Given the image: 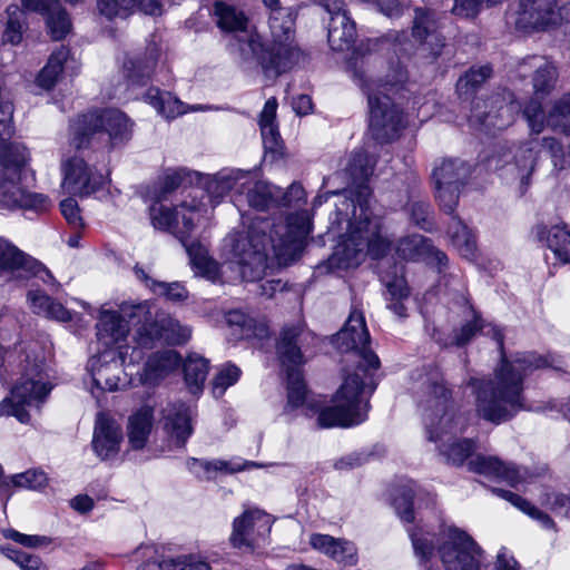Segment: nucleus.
<instances>
[{
    "mask_svg": "<svg viewBox=\"0 0 570 570\" xmlns=\"http://www.w3.org/2000/svg\"><path fill=\"white\" fill-rule=\"evenodd\" d=\"M191 419L190 406L181 402L169 403L163 410L164 429L179 446H183L193 433Z\"/></svg>",
    "mask_w": 570,
    "mask_h": 570,
    "instance_id": "nucleus-30",
    "label": "nucleus"
},
{
    "mask_svg": "<svg viewBox=\"0 0 570 570\" xmlns=\"http://www.w3.org/2000/svg\"><path fill=\"white\" fill-rule=\"evenodd\" d=\"M47 483V474L37 469L28 470L23 473H18L9 478H3L2 473L0 476V493L9 497L11 487L39 490L46 487Z\"/></svg>",
    "mask_w": 570,
    "mask_h": 570,
    "instance_id": "nucleus-43",
    "label": "nucleus"
},
{
    "mask_svg": "<svg viewBox=\"0 0 570 570\" xmlns=\"http://www.w3.org/2000/svg\"><path fill=\"white\" fill-rule=\"evenodd\" d=\"M356 37L355 22L347 12H336L328 23L327 39L331 48L336 51L350 49Z\"/></svg>",
    "mask_w": 570,
    "mask_h": 570,
    "instance_id": "nucleus-36",
    "label": "nucleus"
},
{
    "mask_svg": "<svg viewBox=\"0 0 570 570\" xmlns=\"http://www.w3.org/2000/svg\"><path fill=\"white\" fill-rule=\"evenodd\" d=\"M547 121L556 129L570 132V94L564 95L554 104Z\"/></svg>",
    "mask_w": 570,
    "mask_h": 570,
    "instance_id": "nucleus-54",
    "label": "nucleus"
},
{
    "mask_svg": "<svg viewBox=\"0 0 570 570\" xmlns=\"http://www.w3.org/2000/svg\"><path fill=\"white\" fill-rule=\"evenodd\" d=\"M335 347L348 355L343 382L333 396V404L322 409L317 416L320 428H350L367 417L368 396L375 389L373 371L380 367L377 355L370 348V334L360 311H352L344 327L334 336Z\"/></svg>",
    "mask_w": 570,
    "mask_h": 570,
    "instance_id": "nucleus-1",
    "label": "nucleus"
},
{
    "mask_svg": "<svg viewBox=\"0 0 570 570\" xmlns=\"http://www.w3.org/2000/svg\"><path fill=\"white\" fill-rule=\"evenodd\" d=\"M22 366L21 377L11 389L10 396L0 402V416H14L19 422L27 424L31 421V412L39 411L45 403L52 385L47 382L42 372V364L27 358Z\"/></svg>",
    "mask_w": 570,
    "mask_h": 570,
    "instance_id": "nucleus-7",
    "label": "nucleus"
},
{
    "mask_svg": "<svg viewBox=\"0 0 570 570\" xmlns=\"http://www.w3.org/2000/svg\"><path fill=\"white\" fill-rule=\"evenodd\" d=\"M45 16H47V27L52 39H63L70 32L71 21L58 0Z\"/></svg>",
    "mask_w": 570,
    "mask_h": 570,
    "instance_id": "nucleus-52",
    "label": "nucleus"
},
{
    "mask_svg": "<svg viewBox=\"0 0 570 570\" xmlns=\"http://www.w3.org/2000/svg\"><path fill=\"white\" fill-rule=\"evenodd\" d=\"M470 175V165L459 158H444L434 166L432 179L435 198L442 210L453 214Z\"/></svg>",
    "mask_w": 570,
    "mask_h": 570,
    "instance_id": "nucleus-16",
    "label": "nucleus"
},
{
    "mask_svg": "<svg viewBox=\"0 0 570 570\" xmlns=\"http://www.w3.org/2000/svg\"><path fill=\"white\" fill-rule=\"evenodd\" d=\"M4 535L6 538L28 548L47 547L51 543V539L49 537L23 534L16 530L6 531Z\"/></svg>",
    "mask_w": 570,
    "mask_h": 570,
    "instance_id": "nucleus-62",
    "label": "nucleus"
},
{
    "mask_svg": "<svg viewBox=\"0 0 570 570\" xmlns=\"http://www.w3.org/2000/svg\"><path fill=\"white\" fill-rule=\"evenodd\" d=\"M122 360L112 351H106L89 361L95 385L101 390L116 391L120 386Z\"/></svg>",
    "mask_w": 570,
    "mask_h": 570,
    "instance_id": "nucleus-28",
    "label": "nucleus"
},
{
    "mask_svg": "<svg viewBox=\"0 0 570 570\" xmlns=\"http://www.w3.org/2000/svg\"><path fill=\"white\" fill-rule=\"evenodd\" d=\"M413 490L411 488L404 489L400 494L394 498V507L402 520L412 522L414 519L412 510Z\"/></svg>",
    "mask_w": 570,
    "mask_h": 570,
    "instance_id": "nucleus-61",
    "label": "nucleus"
},
{
    "mask_svg": "<svg viewBox=\"0 0 570 570\" xmlns=\"http://www.w3.org/2000/svg\"><path fill=\"white\" fill-rule=\"evenodd\" d=\"M528 63L535 69L532 82L535 98L523 109V116L532 134H540L544 128V115L539 99L549 95L557 81V68L541 57H532Z\"/></svg>",
    "mask_w": 570,
    "mask_h": 570,
    "instance_id": "nucleus-19",
    "label": "nucleus"
},
{
    "mask_svg": "<svg viewBox=\"0 0 570 570\" xmlns=\"http://www.w3.org/2000/svg\"><path fill=\"white\" fill-rule=\"evenodd\" d=\"M97 10L108 20H124L136 11L149 16H160L164 11V3L163 0H97Z\"/></svg>",
    "mask_w": 570,
    "mask_h": 570,
    "instance_id": "nucleus-27",
    "label": "nucleus"
},
{
    "mask_svg": "<svg viewBox=\"0 0 570 570\" xmlns=\"http://www.w3.org/2000/svg\"><path fill=\"white\" fill-rule=\"evenodd\" d=\"M193 464L202 468L207 473L208 479L215 476L217 473L233 474L244 470L264 466L263 464L254 461H245L242 459H233L228 461L219 459L212 461L194 460Z\"/></svg>",
    "mask_w": 570,
    "mask_h": 570,
    "instance_id": "nucleus-45",
    "label": "nucleus"
},
{
    "mask_svg": "<svg viewBox=\"0 0 570 570\" xmlns=\"http://www.w3.org/2000/svg\"><path fill=\"white\" fill-rule=\"evenodd\" d=\"M157 53L156 49H153L151 53L145 61L129 60L125 63L127 70V77L132 83H144L145 79H148L156 66Z\"/></svg>",
    "mask_w": 570,
    "mask_h": 570,
    "instance_id": "nucleus-53",
    "label": "nucleus"
},
{
    "mask_svg": "<svg viewBox=\"0 0 570 570\" xmlns=\"http://www.w3.org/2000/svg\"><path fill=\"white\" fill-rule=\"evenodd\" d=\"M306 202V193L302 185L292 184L288 189L284 193L281 190L278 198V207H299Z\"/></svg>",
    "mask_w": 570,
    "mask_h": 570,
    "instance_id": "nucleus-60",
    "label": "nucleus"
},
{
    "mask_svg": "<svg viewBox=\"0 0 570 570\" xmlns=\"http://www.w3.org/2000/svg\"><path fill=\"white\" fill-rule=\"evenodd\" d=\"M438 543L445 570H480L483 551L465 531L445 527L438 534Z\"/></svg>",
    "mask_w": 570,
    "mask_h": 570,
    "instance_id": "nucleus-13",
    "label": "nucleus"
},
{
    "mask_svg": "<svg viewBox=\"0 0 570 570\" xmlns=\"http://www.w3.org/2000/svg\"><path fill=\"white\" fill-rule=\"evenodd\" d=\"M514 16L519 30H544L570 22V2L561 6L559 0H520Z\"/></svg>",
    "mask_w": 570,
    "mask_h": 570,
    "instance_id": "nucleus-18",
    "label": "nucleus"
},
{
    "mask_svg": "<svg viewBox=\"0 0 570 570\" xmlns=\"http://www.w3.org/2000/svg\"><path fill=\"white\" fill-rule=\"evenodd\" d=\"M240 376V370L234 364H225L220 367L213 382L212 392L215 397H220L225 391L234 385Z\"/></svg>",
    "mask_w": 570,
    "mask_h": 570,
    "instance_id": "nucleus-56",
    "label": "nucleus"
},
{
    "mask_svg": "<svg viewBox=\"0 0 570 570\" xmlns=\"http://www.w3.org/2000/svg\"><path fill=\"white\" fill-rule=\"evenodd\" d=\"M491 109L481 111V102L476 101L470 117L472 126L478 127L485 132L502 130L509 127L520 111V104L512 99V95L508 97L497 96L490 101Z\"/></svg>",
    "mask_w": 570,
    "mask_h": 570,
    "instance_id": "nucleus-21",
    "label": "nucleus"
},
{
    "mask_svg": "<svg viewBox=\"0 0 570 570\" xmlns=\"http://www.w3.org/2000/svg\"><path fill=\"white\" fill-rule=\"evenodd\" d=\"M411 539L415 554L421 558V560L428 561L435 549V534L420 530L412 532Z\"/></svg>",
    "mask_w": 570,
    "mask_h": 570,
    "instance_id": "nucleus-57",
    "label": "nucleus"
},
{
    "mask_svg": "<svg viewBox=\"0 0 570 570\" xmlns=\"http://www.w3.org/2000/svg\"><path fill=\"white\" fill-rule=\"evenodd\" d=\"M543 367L560 368L554 358L548 360L533 352H524L515 354L511 361L502 356L493 380L470 379L468 384L475 394L478 415L494 424L513 417L524 409V376Z\"/></svg>",
    "mask_w": 570,
    "mask_h": 570,
    "instance_id": "nucleus-4",
    "label": "nucleus"
},
{
    "mask_svg": "<svg viewBox=\"0 0 570 570\" xmlns=\"http://www.w3.org/2000/svg\"><path fill=\"white\" fill-rule=\"evenodd\" d=\"M347 232L330 258V265L340 269L358 266L364 257L365 249L373 258L383 256L390 247V240L382 235V217L375 213L361 215L356 207L352 216L345 213Z\"/></svg>",
    "mask_w": 570,
    "mask_h": 570,
    "instance_id": "nucleus-6",
    "label": "nucleus"
},
{
    "mask_svg": "<svg viewBox=\"0 0 570 570\" xmlns=\"http://www.w3.org/2000/svg\"><path fill=\"white\" fill-rule=\"evenodd\" d=\"M27 303L32 313L58 322L71 320V313L55 298L40 289H30L27 293Z\"/></svg>",
    "mask_w": 570,
    "mask_h": 570,
    "instance_id": "nucleus-37",
    "label": "nucleus"
},
{
    "mask_svg": "<svg viewBox=\"0 0 570 570\" xmlns=\"http://www.w3.org/2000/svg\"><path fill=\"white\" fill-rule=\"evenodd\" d=\"M542 155L551 157L556 169H563L566 165V154L561 145L553 138H530L522 142L515 154L514 161L510 165L509 170L515 174L522 186L529 185V179L535 169Z\"/></svg>",
    "mask_w": 570,
    "mask_h": 570,
    "instance_id": "nucleus-17",
    "label": "nucleus"
},
{
    "mask_svg": "<svg viewBox=\"0 0 570 570\" xmlns=\"http://www.w3.org/2000/svg\"><path fill=\"white\" fill-rule=\"evenodd\" d=\"M396 253L406 261L424 259L429 264H435L440 269L448 264V256L435 248L432 243L422 235H412L400 240Z\"/></svg>",
    "mask_w": 570,
    "mask_h": 570,
    "instance_id": "nucleus-29",
    "label": "nucleus"
},
{
    "mask_svg": "<svg viewBox=\"0 0 570 570\" xmlns=\"http://www.w3.org/2000/svg\"><path fill=\"white\" fill-rule=\"evenodd\" d=\"M186 176L185 169L167 171L160 183L159 188L155 191L154 198L157 200L165 199L171 191L180 186Z\"/></svg>",
    "mask_w": 570,
    "mask_h": 570,
    "instance_id": "nucleus-58",
    "label": "nucleus"
},
{
    "mask_svg": "<svg viewBox=\"0 0 570 570\" xmlns=\"http://www.w3.org/2000/svg\"><path fill=\"white\" fill-rule=\"evenodd\" d=\"M122 312L131 320L142 322L136 336L138 345L142 347L151 348L157 342L181 345L191 336V330L169 314L157 313L153 320L151 305L147 301L137 305H125Z\"/></svg>",
    "mask_w": 570,
    "mask_h": 570,
    "instance_id": "nucleus-10",
    "label": "nucleus"
},
{
    "mask_svg": "<svg viewBox=\"0 0 570 570\" xmlns=\"http://www.w3.org/2000/svg\"><path fill=\"white\" fill-rule=\"evenodd\" d=\"M122 441V431L120 425L110 416L99 413L96 419L92 449L101 460L114 459Z\"/></svg>",
    "mask_w": 570,
    "mask_h": 570,
    "instance_id": "nucleus-26",
    "label": "nucleus"
},
{
    "mask_svg": "<svg viewBox=\"0 0 570 570\" xmlns=\"http://www.w3.org/2000/svg\"><path fill=\"white\" fill-rule=\"evenodd\" d=\"M492 75L489 65L471 67L456 82L460 96L470 97Z\"/></svg>",
    "mask_w": 570,
    "mask_h": 570,
    "instance_id": "nucleus-51",
    "label": "nucleus"
},
{
    "mask_svg": "<svg viewBox=\"0 0 570 570\" xmlns=\"http://www.w3.org/2000/svg\"><path fill=\"white\" fill-rule=\"evenodd\" d=\"M160 202L155 199V203L149 208L151 224L156 229L170 232L174 235L176 223L175 208H167Z\"/></svg>",
    "mask_w": 570,
    "mask_h": 570,
    "instance_id": "nucleus-55",
    "label": "nucleus"
},
{
    "mask_svg": "<svg viewBox=\"0 0 570 570\" xmlns=\"http://www.w3.org/2000/svg\"><path fill=\"white\" fill-rule=\"evenodd\" d=\"M502 0H454L453 14L462 18L475 17L484 6H492Z\"/></svg>",
    "mask_w": 570,
    "mask_h": 570,
    "instance_id": "nucleus-59",
    "label": "nucleus"
},
{
    "mask_svg": "<svg viewBox=\"0 0 570 570\" xmlns=\"http://www.w3.org/2000/svg\"><path fill=\"white\" fill-rule=\"evenodd\" d=\"M35 266L33 257L19 249L14 244L0 237V273L23 278L26 269Z\"/></svg>",
    "mask_w": 570,
    "mask_h": 570,
    "instance_id": "nucleus-33",
    "label": "nucleus"
},
{
    "mask_svg": "<svg viewBox=\"0 0 570 570\" xmlns=\"http://www.w3.org/2000/svg\"><path fill=\"white\" fill-rule=\"evenodd\" d=\"M146 102L151 105L159 115L167 119H173L187 112L183 101L174 97L168 91H161L158 88H149L144 95Z\"/></svg>",
    "mask_w": 570,
    "mask_h": 570,
    "instance_id": "nucleus-41",
    "label": "nucleus"
},
{
    "mask_svg": "<svg viewBox=\"0 0 570 570\" xmlns=\"http://www.w3.org/2000/svg\"><path fill=\"white\" fill-rule=\"evenodd\" d=\"M311 546L345 567L357 563V549L355 544L345 539H336L328 534H313Z\"/></svg>",
    "mask_w": 570,
    "mask_h": 570,
    "instance_id": "nucleus-32",
    "label": "nucleus"
},
{
    "mask_svg": "<svg viewBox=\"0 0 570 570\" xmlns=\"http://www.w3.org/2000/svg\"><path fill=\"white\" fill-rule=\"evenodd\" d=\"M247 203L256 210H267L278 208V198L281 188L272 186L265 181L256 180L253 173H250V184L245 187Z\"/></svg>",
    "mask_w": 570,
    "mask_h": 570,
    "instance_id": "nucleus-38",
    "label": "nucleus"
},
{
    "mask_svg": "<svg viewBox=\"0 0 570 570\" xmlns=\"http://www.w3.org/2000/svg\"><path fill=\"white\" fill-rule=\"evenodd\" d=\"M546 238L547 246L560 263H570V229L564 225H556L546 230L539 228L540 238Z\"/></svg>",
    "mask_w": 570,
    "mask_h": 570,
    "instance_id": "nucleus-42",
    "label": "nucleus"
},
{
    "mask_svg": "<svg viewBox=\"0 0 570 570\" xmlns=\"http://www.w3.org/2000/svg\"><path fill=\"white\" fill-rule=\"evenodd\" d=\"M448 235L455 250L468 261L476 256V237L474 232L458 216H452L448 227Z\"/></svg>",
    "mask_w": 570,
    "mask_h": 570,
    "instance_id": "nucleus-39",
    "label": "nucleus"
},
{
    "mask_svg": "<svg viewBox=\"0 0 570 570\" xmlns=\"http://www.w3.org/2000/svg\"><path fill=\"white\" fill-rule=\"evenodd\" d=\"M375 160L363 150L353 153L348 159L345 168V174L348 177V188L346 193L350 194V198H345L340 206L337 212L340 215L343 214V209H348L351 206L354 209L356 207L361 215L367 213H374L371 207L372 191L368 187L370 177L373 174Z\"/></svg>",
    "mask_w": 570,
    "mask_h": 570,
    "instance_id": "nucleus-15",
    "label": "nucleus"
},
{
    "mask_svg": "<svg viewBox=\"0 0 570 570\" xmlns=\"http://www.w3.org/2000/svg\"><path fill=\"white\" fill-rule=\"evenodd\" d=\"M154 424V410L144 405L128 417L127 438L134 450H141L146 446Z\"/></svg>",
    "mask_w": 570,
    "mask_h": 570,
    "instance_id": "nucleus-34",
    "label": "nucleus"
},
{
    "mask_svg": "<svg viewBox=\"0 0 570 570\" xmlns=\"http://www.w3.org/2000/svg\"><path fill=\"white\" fill-rule=\"evenodd\" d=\"M482 328L481 318L473 312V318L464 323L460 328L454 330L452 335L443 336L439 331L434 330L432 337L443 347L463 346Z\"/></svg>",
    "mask_w": 570,
    "mask_h": 570,
    "instance_id": "nucleus-47",
    "label": "nucleus"
},
{
    "mask_svg": "<svg viewBox=\"0 0 570 570\" xmlns=\"http://www.w3.org/2000/svg\"><path fill=\"white\" fill-rule=\"evenodd\" d=\"M7 22L2 35V41L10 45H19L22 41L26 19L23 11L17 4H10L7 10Z\"/></svg>",
    "mask_w": 570,
    "mask_h": 570,
    "instance_id": "nucleus-50",
    "label": "nucleus"
},
{
    "mask_svg": "<svg viewBox=\"0 0 570 570\" xmlns=\"http://www.w3.org/2000/svg\"><path fill=\"white\" fill-rule=\"evenodd\" d=\"M140 570H210V566L198 557L184 556L149 560L142 564Z\"/></svg>",
    "mask_w": 570,
    "mask_h": 570,
    "instance_id": "nucleus-44",
    "label": "nucleus"
},
{
    "mask_svg": "<svg viewBox=\"0 0 570 570\" xmlns=\"http://www.w3.org/2000/svg\"><path fill=\"white\" fill-rule=\"evenodd\" d=\"M62 168L65 175L62 186L71 194L90 195L105 184V177L88 167L85 160L77 156L68 159Z\"/></svg>",
    "mask_w": 570,
    "mask_h": 570,
    "instance_id": "nucleus-23",
    "label": "nucleus"
},
{
    "mask_svg": "<svg viewBox=\"0 0 570 570\" xmlns=\"http://www.w3.org/2000/svg\"><path fill=\"white\" fill-rule=\"evenodd\" d=\"M423 421L430 441L446 463L462 465L473 458L476 445L472 439L460 438L469 425L468 416L458 411L452 402V392L438 366L431 367L422 380Z\"/></svg>",
    "mask_w": 570,
    "mask_h": 570,
    "instance_id": "nucleus-3",
    "label": "nucleus"
},
{
    "mask_svg": "<svg viewBox=\"0 0 570 570\" xmlns=\"http://www.w3.org/2000/svg\"><path fill=\"white\" fill-rule=\"evenodd\" d=\"M493 493L498 497L511 502L515 508L528 514L530 518L540 522L543 528L551 529L554 527L553 520L542 511H540L537 507H534L531 502L527 501L522 497L503 489H493Z\"/></svg>",
    "mask_w": 570,
    "mask_h": 570,
    "instance_id": "nucleus-49",
    "label": "nucleus"
},
{
    "mask_svg": "<svg viewBox=\"0 0 570 570\" xmlns=\"http://www.w3.org/2000/svg\"><path fill=\"white\" fill-rule=\"evenodd\" d=\"M272 518L269 514L255 509L246 510L233 522V532L230 542L234 548L254 549L259 541L265 540L272 529Z\"/></svg>",
    "mask_w": 570,
    "mask_h": 570,
    "instance_id": "nucleus-20",
    "label": "nucleus"
},
{
    "mask_svg": "<svg viewBox=\"0 0 570 570\" xmlns=\"http://www.w3.org/2000/svg\"><path fill=\"white\" fill-rule=\"evenodd\" d=\"M542 503L554 512L563 511L570 518V495L559 492L546 493Z\"/></svg>",
    "mask_w": 570,
    "mask_h": 570,
    "instance_id": "nucleus-64",
    "label": "nucleus"
},
{
    "mask_svg": "<svg viewBox=\"0 0 570 570\" xmlns=\"http://www.w3.org/2000/svg\"><path fill=\"white\" fill-rule=\"evenodd\" d=\"M183 370L189 392L199 393L208 374V361L200 355L190 354L186 358Z\"/></svg>",
    "mask_w": 570,
    "mask_h": 570,
    "instance_id": "nucleus-46",
    "label": "nucleus"
},
{
    "mask_svg": "<svg viewBox=\"0 0 570 570\" xmlns=\"http://www.w3.org/2000/svg\"><path fill=\"white\" fill-rule=\"evenodd\" d=\"M153 291L171 301H183L187 297L186 288L179 283L153 282Z\"/></svg>",
    "mask_w": 570,
    "mask_h": 570,
    "instance_id": "nucleus-63",
    "label": "nucleus"
},
{
    "mask_svg": "<svg viewBox=\"0 0 570 570\" xmlns=\"http://www.w3.org/2000/svg\"><path fill=\"white\" fill-rule=\"evenodd\" d=\"M413 37L420 43L422 55L436 58L444 46L439 32L438 13L430 9L416 8L413 21Z\"/></svg>",
    "mask_w": 570,
    "mask_h": 570,
    "instance_id": "nucleus-24",
    "label": "nucleus"
},
{
    "mask_svg": "<svg viewBox=\"0 0 570 570\" xmlns=\"http://www.w3.org/2000/svg\"><path fill=\"white\" fill-rule=\"evenodd\" d=\"M214 16L218 28L225 32L237 33L230 47L240 63L253 65L257 50L262 49V41L257 35L247 30L248 21L244 13L233 6L217 1L214 4Z\"/></svg>",
    "mask_w": 570,
    "mask_h": 570,
    "instance_id": "nucleus-14",
    "label": "nucleus"
},
{
    "mask_svg": "<svg viewBox=\"0 0 570 570\" xmlns=\"http://www.w3.org/2000/svg\"><path fill=\"white\" fill-rule=\"evenodd\" d=\"M207 214L206 205L191 200H184L175 207L174 235L183 243L189 256L191 268L195 274L208 281L216 282L220 277V266L208 255L207 248L198 242L187 244V239L194 233L196 226Z\"/></svg>",
    "mask_w": 570,
    "mask_h": 570,
    "instance_id": "nucleus-9",
    "label": "nucleus"
},
{
    "mask_svg": "<svg viewBox=\"0 0 570 570\" xmlns=\"http://www.w3.org/2000/svg\"><path fill=\"white\" fill-rule=\"evenodd\" d=\"M180 364V355L174 350L154 353L146 362L142 380L147 384H157Z\"/></svg>",
    "mask_w": 570,
    "mask_h": 570,
    "instance_id": "nucleus-35",
    "label": "nucleus"
},
{
    "mask_svg": "<svg viewBox=\"0 0 570 570\" xmlns=\"http://www.w3.org/2000/svg\"><path fill=\"white\" fill-rule=\"evenodd\" d=\"M69 58V50L61 46L53 51L48 59L47 65L38 75V85L43 89L52 88L63 70V65Z\"/></svg>",
    "mask_w": 570,
    "mask_h": 570,
    "instance_id": "nucleus-48",
    "label": "nucleus"
},
{
    "mask_svg": "<svg viewBox=\"0 0 570 570\" xmlns=\"http://www.w3.org/2000/svg\"><path fill=\"white\" fill-rule=\"evenodd\" d=\"M471 472L483 474L489 478L502 480L511 487L528 481L530 473L525 468H517L513 464H505L495 456L476 454L468 461Z\"/></svg>",
    "mask_w": 570,
    "mask_h": 570,
    "instance_id": "nucleus-25",
    "label": "nucleus"
},
{
    "mask_svg": "<svg viewBox=\"0 0 570 570\" xmlns=\"http://www.w3.org/2000/svg\"><path fill=\"white\" fill-rule=\"evenodd\" d=\"M125 305L132 304L124 303L120 306V314L114 311H101L99 314V320L97 323V337L107 347L118 345L127 337L129 327L124 320V317H127V315H125L122 312V307ZM128 318L132 324H142V322H138L137 318L131 320L129 316Z\"/></svg>",
    "mask_w": 570,
    "mask_h": 570,
    "instance_id": "nucleus-31",
    "label": "nucleus"
},
{
    "mask_svg": "<svg viewBox=\"0 0 570 570\" xmlns=\"http://www.w3.org/2000/svg\"><path fill=\"white\" fill-rule=\"evenodd\" d=\"M307 335L299 323L285 326L277 343V354L287 375L286 411L302 406L306 399V386L301 372L304 363L301 346Z\"/></svg>",
    "mask_w": 570,
    "mask_h": 570,
    "instance_id": "nucleus-12",
    "label": "nucleus"
},
{
    "mask_svg": "<svg viewBox=\"0 0 570 570\" xmlns=\"http://www.w3.org/2000/svg\"><path fill=\"white\" fill-rule=\"evenodd\" d=\"M134 122L118 109H105L80 115L71 124V142L76 148L86 146L99 132L108 135L111 146L124 145L132 137Z\"/></svg>",
    "mask_w": 570,
    "mask_h": 570,
    "instance_id": "nucleus-11",
    "label": "nucleus"
},
{
    "mask_svg": "<svg viewBox=\"0 0 570 570\" xmlns=\"http://www.w3.org/2000/svg\"><path fill=\"white\" fill-rule=\"evenodd\" d=\"M351 65L354 79L367 96L371 135L380 142L394 140L399 137L405 122L403 111L393 102L387 92L394 91L399 85L406 81V70L403 66L397 65L392 73L387 75V80L382 82L373 79L368 73L367 60H362L358 67L355 58V62H351Z\"/></svg>",
    "mask_w": 570,
    "mask_h": 570,
    "instance_id": "nucleus-5",
    "label": "nucleus"
},
{
    "mask_svg": "<svg viewBox=\"0 0 570 570\" xmlns=\"http://www.w3.org/2000/svg\"><path fill=\"white\" fill-rule=\"evenodd\" d=\"M268 26L273 45L257 50L254 63L262 67L267 77H277L289 70L298 60L299 51L289 42L294 35L292 10H276L269 13Z\"/></svg>",
    "mask_w": 570,
    "mask_h": 570,
    "instance_id": "nucleus-8",
    "label": "nucleus"
},
{
    "mask_svg": "<svg viewBox=\"0 0 570 570\" xmlns=\"http://www.w3.org/2000/svg\"><path fill=\"white\" fill-rule=\"evenodd\" d=\"M311 229L306 210L288 215L284 224L256 217L246 230L229 234L225 247L229 248L230 263L237 267L240 278L255 282L265 275L269 249L279 259L292 258L303 249Z\"/></svg>",
    "mask_w": 570,
    "mask_h": 570,
    "instance_id": "nucleus-2",
    "label": "nucleus"
},
{
    "mask_svg": "<svg viewBox=\"0 0 570 570\" xmlns=\"http://www.w3.org/2000/svg\"><path fill=\"white\" fill-rule=\"evenodd\" d=\"M277 106V99L275 97H271L266 100L259 115V127L263 144L265 149L269 151H276L281 142L278 127L275 122Z\"/></svg>",
    "mask_w": 570,
    "mask_h": 570,
    "instance_id": "nucleus-40",
    "label": "nucleus"
},
{
    "mask_svg": "<svg viewBox=\"0 0 570 570\" xmlns=\"http://www.w3.org/2000/svg\"><path fill=\"white\" fill-rule=\"evenodd\" d=\"M196 175L213 206L219 204L229 191L242 196L245 193V187L250 184V171L235 168H225L214 175Z\"/></svg>",
    "mask_w": 570,
    "mask_h": 570,
    "instance_id": "nucleus-22",
    "label": "nucleus"
}]
</instances>
